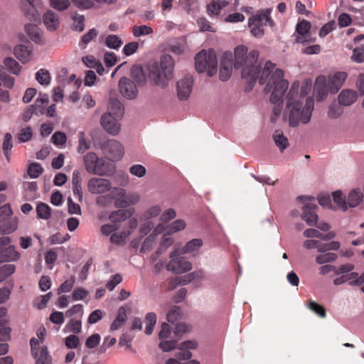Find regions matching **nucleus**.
I'll use <instances>...</instances> for the list:
<instances>
[{
	"instance_id": "20",
	"label": "nucleus",
	"mask_w": 364,
	"mask_h": 364,
	"mask_svg": "<svg viewBox=\"0 0 364 364\" xmlns=\"http://www.w3.org/2000/svg\"><path fill=\"white\" fill-rule=\"evenodd\" d=\"M348 74L343 71L336 72L331 76L326 77L327 83L330 86V92L332 94L338 92L345 82Z\"/></svg>"
},
{
	"instance_id": "2",
	"label": "nucleus",
	"mask_w": 364,
	"mask_h": 364,
	"mask_svg": "<svg viewBox=\"0 0 364 364\" xmlns=\"http://www.w3.org/2000/svg\"><path fill=\"white\" fill-rule=\"evenodd\" d=\"M299 90V82H293L287 92L283 112L284 121L292 128L309 123L314 109V100L312 97L306 98L304 104L302 100L309 91V86H302L300 94Z\"/></svg>"
},
{
	"instance_id": "29",
	"label": "nucleus",
	"mask_w": 364,
	"mask_h": 364,
	"mask_svg": "<svg viewBox=\"0 0 364 364\" xmlns=\"http://www.w3.org/2000/svg\"><path fill=\"white\" fill-rule=\"evenodd\" d=\"M70 18L73 21L71 23L72 30L77 32L83 31L85 26V16L75 11L70 13Z\"/></svg>"
},
{
	"instance_id": "12",
	"label": "nucleus",
	"mask_w": 364,
	"mask_h": 364,
	"mask_svg": "<svg viewBox=\"0 0 364 364\" xmlns=\"http://www.w3.org/2000/svg\"><path fill=\"white\" fill-rule=\"evenodd\" d=\"M122 119L109 113H104L100 118V124L109 134L116 136L120 132Z\"/></svg>"
},
{
	"instance_id": "14",
	"label": "nucleus",
	"mask_w": 364,
	"mask_h": 364,
	"mask_svg": "<svg viewBox=\"0 0 364 364\" xmlns=\"http://www.w3.org/2000/svg\"><path fill=\"white\" fill-rule=\"evenodd\" d=\"M330 92V86L327 83L326 77L320 75L316 77L314 87V95L318 102L324 101Z\"/></svg>"
},
{
	"instance_id": "43",
	"label": "nucleus",
	"mask_w": 364,
	"mask_h": 364,
	"mask_svg": "<svg viewBox=\"0 0 364 364\" xmlns=\"http://www.w3.org/2000/svg\"><path fill=\"white\" fill-rule=\"evenodd\" d=\"M49 6L58 12L67 10L70 6V0H48Z\"/></svg>"
},
{
	"instance_id": "51",
	"label": "nucleus",
	"mask_w": 364,
	"mask_h": 364,
	"mask_svg": "<svg viewBox=\"0 0 364 364\" xmlns=\"http://www.w3.org/2000/svg\"><path fill=\"white\" fill-rule=\"evenodd\" d=\"M105 44L111 49L117 50L121 47L122 41L116 35H109L105 39Z\"/></svg>"
},
{
	"instance_id": "54",
	"label": "nucleus",
	"mask_w": 364,
	"mask_h": 364,
	"mask_svg": "<svg viewBox=\"0 0 364 364\" xmlns=\"http://www.w3.org/2000/svg\"><path fill=\"white\" fill-rule=\"evenodd\" d=\"M75 283V276L70 277V279L65 280L58 289V294L70 292Z\"/></svg>"
},
{
	"instance_id": "64",
	"label": "nucleus",
	"mask_w": 364,
	"mask_h": 364,
	"mask_svg": "<svg viewBox=\"0 0 364 364\" xmlns=\"http://www.w3.org/2000/svg\"><path fill=\"white\" fill-rule=\"evenodd\" d=\"M66 135L62 132H55L51 138L52 142L56 146H63L66 142Z\"/></svg>"
},
{
	"instance_id": "40",
	"label": "nucleus",
	"mask_w": 364,
	"mask_h": 364,
	"mask_svg": "<svg viewBox=\"0 0 364 364\" xmlns=\"http://www.w3.org/2000/svg\"><path fill=\"white\" fill-rule=\"evenodd\" d=\"M48 103V96L46 94L40 93L33 105L35 109V114H42L44 110V106Z\"/></svg>"
},
{
	"instance_id": "7",
	"label": "nucleus",
	"mask_w": 364,
	"mask_h": 364,
	"mask_svg": "<svg viewBox=\"0 0 364 364\" xmlns=\"http://www.w3.org/2000/svg\"><path fill=\"white\" fill-rule=\"evenodd\" d=\"M296 202L301 205L303 211L301 218L310 226L316 225L318 215L316 213V204L314 198L301 196L296 198Z\"/></svg>"
},
{
	"instance_id": "23",
	"label": "nucleus",
	"mask_w": 364,
	"mask_h": 364,
	"mask_svg": "<svg viewBox=\"0 0 364 364\" xmlns=\"http://www.w3.org/2000/svg\"><path fill=\"white\" fill-rule=\"evenodd\" d=\"M356 91L350 89L343 90L338 96V104L341 106H350L358 100Z\"/></svg>"
},
{
	"instance_id": "31",
	"label": "nucleus",
	"mask_w": 364,
	"mask_h": 364,
	"mask_svg": "<svg viewBox=\"0 0 364 364\" xmlns=\"http://www.w3.org/2000/svg\"><path fill=\"white\" fill-rule=\"evenodd\" d=\"M271 13V9H265L258 11L255 15L252 16L259 20L258 21L264 26L266 25H269L270 26H272L273 21L270 16Z\"/></svg>"
},
{
	"instance_id": "46",
	"label": "nucleus",
	"mask_w": 364,
	"mask_h": 364,
	"mask_svg": "<svg viewBox=\"0 0 364 364\" xmlns=\"http://www.w3.org/2000/svg\"><path fill=\"white\" fill-rule=\"evenodd\" d=\"M153 31V28L146 25L134 26L132 28V34L136 38L151 34Z\"/></svg>"
},
{
	"instance_id": "16",
	"label": "nucleus",
	"mask_w": 364,
	"mask_h": 364,
	"mask_svg": "<svg viewBox=\"0 0 364 364\" xmlns=\"http://www.w3.org/2000/svg\"><path fill=\"white\" fill-rule=\"evenodd\" d=\"M24 31L31 41L39 46H43L46 43L43 31L37 25L28 23L24 26Z\"/></svg>"
},
{
	"instance_id": "45",
	"label": "nucleus",
	"mask_w": 364,
	"mask_h": 364,
	"mask_svg": "<svg viewBox=\"0 0 364 364\" xmlns=\"http://www.w3.org/2000/svg\"><path fill=\"white\" fill-rule=\"evenodd\" d=\"M37 218L48 220L51 215L50 208L44 203H40L36 207Z\"/></svg>"
},
{
	"instance_id": "47",
	"label": "nucleus",
	"mask_w": 364,
	"mask_h": 364,
	"mask_svg": "<svg viewBox=\"0 0 364 364\" xmlns=\"http://www.w3.org/2000/svg\"><path fill=\"white\" fill-rule=\"evenodd\" d=\"M145 321L146 324V327L145 329V333L147 335H150L152 333L154 326L156 323V315L155 313H148L145 316Z\"/></svg>"
},
{
	"instance_id": "42",
	"label": "nucleus",
	"mask_w": 364,
	"mask_h": 364,
	"mask_svg": "<svg viewBox=\"0 0 364 364\" xmlns=\"http://www.w3.org/2000/svg\"><path fill=\"white\" fill-rule=\"evenodd\" d=\"M162 208L160 205H153L149 207L142 214L141 218L144 220H151L158 216H161Z\"/></svg>"
},
{
	"instance_id": "19",
	"label": "nucleus",
	"mask_w": 364,
	"mask_h": 364,
	"mask_svg": "<svg viewBox=\"0 0 364 364\" xmlns=\"http://www.w3.org/2000/svg\"><path fill=\"white\" fill-rule=\"evenodd\" d=\"M141 200V196L139 193L132 192L126 194L124 190V195L123 196H116L114 199V205L116 208H126L130 205L137 204Z\"/></svg>"
},
{
	"instance_id": "36",
	"label": "nucleus",
	"mask_w": 364,
	"mask_h": 364,
	"mask_svg": "<svg viewBox=\"0 0 364 364\" xmlns=\"http://www.w3.org/2000/svg\"><path fill=\"white\" fill-rule=\"evenodd\" d=\"M33 357L36 359V364H52V358L46 346L41 347V350L37 351L36 356Z\"/></svg>"
},
{
	"instance_id": "5",
	"label": "nucleus",
	"mask_w": 364,
	"mask_h": 364,
	"mask_svg": "<svg viewBox=\"0 0 364 364\" xmlns=\"http://www.w3.org/2000/svg\"><path fill=\"white\" fill-rule=\"evenodd\" d=\"M196 69L198 73H207L211 77L218 70V60L215 52L213 49L201 50L195 57Z\"/></svg>"
},
{
	"instance_id": "44",
	"label": "nucleus",
	"mask_w": 364,
	"mask_h": 364,
	"mask_svg": "<svg viewBox=\"0 0 364 364\" xmlns=\"http://www.w3.org/2000/svg\"><path fill=\"white\" fill-rule=\"evenodd\" d=\"M186 228V223L182 219H178L170 223L166 227V230L168 233L170 235L183 230Z\"/></svg>"
},
{
	"instance_id": "3",
	"label": "nucleus",
	"mask_w": 364,
	"mask_h": 364,
	"mask_svg": "<svg viewBox=\"0 0 364 364\" xmlns=\"http://www.w3.org/2000/svg\"><path fill=\"white\" fill-rule=\"evenodd\" d=\"M87 188L92 195L97 196L95 203L101 208L112 204L116 196H123L124 189L112 186L110 180L102 177H92L87 182Z\"/></svg>"
},
{
	"instance_id": "10",
	"label": "nucleus",
	"mask_w": 364,
	"mask_h": 364,
	"mask_svg": "<svg viewBox=\"0 0 364 364\" xmlns=\"http://www.w3.org/2000/svg\"><path fill=\"white\" fill-rule=\"evenodd\" d=\"M21 258V252L12 244L11 237H0V262L18 261Z\"/></svg>"
},
{
	"instance_id": "37",
	"label": "nucleus",
	"mask_w": 364,
	"mask_h": 364,
	"mask_svg": "<svg viewBox=\"0 0 364 364\" xmlns=\"http://www.w3.org/2000/svg\"><path fill=\"white\" fill-rule=\"evenodd\" d=\"M4 64L7 70L15 75H18L22 70L21 65L15 59L11 57L5 58Z\"/></svg>"
},
{
	"instance_id": "11",
	"label": "nucleus",
	"mask_w": 364,
	"mask_h": 364,
	"mask_svg": "<svg viewBox=\"0 0 364 364\" xmlns=\"http://www.w3.org/2000/svg\"><path fill=\"white\" fill-rule=\"evenodd\" d=\"M103 154L111 161H118L124 155L122 144L114 139L107 140L102 145Z\"/></svg>"
},
{
	"instance_id": "15",
	"label": "nucleus",
	"mask_w": 364,
	"mask_h": 364,
	"mask_svg": "<svg viewBox=\"0 0 364 364\" xmlns=\"http://www.w3.org/2000/svg\"><path fill=\"white\" fill-rule=\"evenodd\" d=\"M119 90L122 95L129 100L134 99L138 94L136 85L127 77L120 79Z\"/></svg>"
},
{
	"instance_id": "1",
	"label": "nucleus",
	"mask_w": 364,
	"mask_h": 364,
	"mask_svg": "<svg viewBox=\"0 0 364 364\" xmlns=\"http://www.w3.org/2000/svg\"><path fill=\"white\" fill-rule=\"evenodd\" d=\"M247 50L245 46H239L235 50V69L242 68V77L247 78L250 82L259 78L261 85L266 84L264 91L271 92L269 101L274 105L271 114V122H277L283 109V96L287 91L289 82L283 78V71L275 68V64L267 61L261 70L257 64V51L253 50L247 55Z\"/></svg>"
},
{
	"instance_id": "59",
	"label": "nucleus",
	"mask_w": 364,
	"mask_h": 364,
	"mask_svg": "<svg viewBox=\"0 0 364 364\" xmlns=\"http://www.w3.org/2000/svg\"><path fill=\"white\" fill-rule=\"evenodd\" d=\"M130 235V231H122L119 233L114 232L110 236V242L114 244L122 242Z\"/></svg>"
},
{
	"instance_id": "21",
	"label": "nucleus",
	"mask_w": 364,
	"mask_h": 364,
	"mask_svg": "<svg viewBox=\"0 0 364 364\" xmlns=\"http://www.w3.org/2000/svg\"><path fill=\"white\" fill-rule=\"evenodd\" d=\"M203 245V241L200 238H194L188 241L181 250V253L188 255L192 257H198L200 253V249Z\"/></svg>"
},
{
	"instance_id": "48",
	"label": "nucleus",
	"mask_w": 364,
	"mask_h": 364,
	"mask_svg": "<svg viewBox=\"0 0 364 364\" xmlns=\"http://www.w3.org/2000/svg\"><path fill=\"white\" fill-rule=\"evenodd\" d=\"M36 80L42 85H48L50 83L49 72L45 69H40L36 73Z\"/></svg>"
},
{
	"instance_id": "18",
	"label": "nucleus",
	"mask_w": 364,
	"mask_h": 364,
	"mask_svg": "<svg viewBox=\"0 0 364 364\" xmlns=\"http://www.w3.org/2000/svg\"><path fill=\"white\" fill-rule=\"evenodd\" d=\"M41 18H42L43 25L48 31H55L60 27V16L52 9H48Z\"/></svg>"
},
{
	"instance_id": "53",
	"label": "nucleus",
	"mask_w": 364,
	"mask_h": 364,
	"mask_svg": "<svg viewBox=\"0 0 364 364\" xmlns=\"http://www.w3.org/2000/svg\"><path fill=\"white\" fill-rule=\"evenodd\" d=\"M343 112L342 107L336 103H332L328 107L327 115L330 119H338Z\"/></svg>"
},
{
	"instance_id": "9",
	"label": "nucleus",
	"mask_w": 364,
	"mask_h": 364,
	"mask_svg": "<svg viewBox=\"0 0 364 364\" xmlns=\"http://www.w3.org/2000/svg\"><path fill=\"white\" fill-rule=\"evenodd\" d=\"M192 267V263L186 257L181 256L176 250L170 252L169 262L166 264L167 271L179 274L189 272Z\"/></svg>"
},
{
	"instance_id": "28",
	"label": "nucleus",
	"mask_w": 364,
	"mask_h": 364,
	"mask_svg": "<svg viewBox=\"0 0 364 364\" xmlns=\"http://www.w3.org/2000/svg\"><path fill=\"white\" fill-rule=\"evenodd\" d=\"M134 213V210L119 209L112 211L109 215V219L113 224H117L124 221Z\"/></svg>"
},
{
	"instance_id": "34",
	"label": "nucleus",
	"mask_w": 364,
	"mask_h": 364,
	"mask_svg": "<svg viewBox=\"0 0 364 364\" xmlns=\"http://www.w3.org/2000/svg\"><path fill=\"white\" fill-rule=\"evenodd\" d=\"M228 5V2L225 0H212L208 6V12L210 15H218L220 11Z\"/></svg>"
},
{
	"instance_id": "30",
	"label": "nucleus",
	"mask_w": 364,
	"mask_h": 364,
	"mask_svg": "<svg viewBox=\"0 0 364 364\" xmlns=\"http://www.w3.org/2000/svg\"><path fill=\"white\" fill-rule=\"evenodd\" d=\"M272 138L276 146L279 148L281 152H283L284 149L289 146L288 139L284 136L282 130L277 129L274 131Z\"/></svg>"
},
{
	"instance_id": "17",
	"label": "nucleus",
	"mask_w": 364,
	"mask_h": 364,
	"mask_svg": "<svg viewBox=\"0 0 364 364\" xmlns=\"http://www.w3.org/2000/svg\"><path fill=\"white\" fill-rule=\"evenodd\" d=\"M233 66V56L231 53H225L220 61V79L222 81L228 80L232 74Z\"/></svg>"
},
{
	"instance_id": "35",
	"label": "nucleus",
	"mask_w": 364,
	"mask_h": 364,
	"mask_svg": "<svg viewBox=\"0 0 364 364\" xmlns=\"http://www.w3.org/2000/svg\"><path fill=\"white\" fill-rule=\"evenodd\" d=\"M169 50L176 55H181L188 50V46L186 39L180 38L169 45Z\"/></svg>"
},
{
	"instance_id": "22",
	"label": "nucleus",
	"mask_w": 364,
	"mask_h": 364,
	"mask_svg": "<svg viewBox=\"0 0 364 364\" xmlns=\"http://www.w3.org/2000/svg\"><path fill=\"white\" fill-rule=\"evenodd\" d=\"M14 54L23 64L28 63L33 57L32 48L23 44H18L14 46Z\"/></svg>"
},
{
	"instance_id": "57",
	"label": "nucleus",
	"mask_w": 364,
	"mask_h": 364,
	"mask_svg": "<svg viewBox=\"0 0 364 364\" xmlns=\"http://www.w3.org/2000/svg\"><path fill=\"white\" fill-rule=\"evenodd\" d=\"M182 317L181 309L178 306H173L167 314V320L168 322L174 323Z\"/></svg>"
},
{
	"instance_id": "62",
	"label": "nucleus",
	"mask_w": 364,
	"mask_h": 364,
	"mask_svg": "<svg viewBox=\"0 0 364 364\" xmlns=\"http://www.w3.org/2000/svg\"><path fill=\"white\" fill-rule=\"evenodd\" d=\"M66 328L68 331L73 332V333H78L82 329L81 321L71 319L69 323L66 325Z\"/></svg>"
},
{
	"instance_id": "33",
	"label": "nucleus",
	"mask_w": 364,
	"mask_h": 364,
	"mask_svg": "<svg viewBox=\"0 0 364 364\" xmlns=\"http://www.w3.org/2000/svg\"><path fill=\"white\" fill-rule=\"evenodd\" d=\"M256 18L252 16L249 18L248 25L250 28L251 33L255 37H261L264 34V26L262 25Z\"/></svg>"
},
{
	"instance_id": "39",
	"label": "nucleus",
	"mask_w": 364,
	"mask_h": 364,
	"mask_svg": "<svg viewBox=\"0 0 364 364\" xmlns=\"http://www.w3.org/2000/svg\"><path fill=\"white\" fill-rule=\"evenodd\" d=\"M311 26L310 22L306 20H303L299 22L296 25V32L301 36L296 38V41L299 43H304V36L309 33Z\"/></svg>"
},
{
	"instance_id": "56",
	"label": "nucleus",
	"mask_w": 364,
	"mask_h": 364,
	"mask_svg": "<svg viewBox=\"0 0 364 364\" xmlns=\"http://www.w3.org/2000/svg\"><path fill=\"white\" fill-rule=\"evenodd\" d=\"M27 172L31 178H36L42 173L43 168L38 163H32L28 166Z\"/></svg>"
},
{
	"instance_id": "63",
	"label": "nucleus",
	"mask_w": 364,
	"mask_h": 364,
	"mask_svg": "<svg viewBox=\"0 0 364 364\" xmlns=\"http://www.w3.org/2000/svg\"><path fill=\"white\" fill-rule=\"evenodd\" d=\"M117 342L115 338H111L109 336H107L104 338L102 344L98 349V353L102 354L105 353L108 348L114 345Z\"/></svg>"
},
{
	"instance_id": "24",
	"label": "nucleus",
	"mask_w": 364,
	"mask_h": 364,
	"mask_svg": "<svg viewBox=\"0 0 364 364\" xmlns=\"http://www.w3.org/2000/svg\"><path fill=\"white\" fill-rule=\"evenodd\" d=\"M164 230V226L161 224L158 225L153 230L152 233L149 235L144 241L140 251L146 253L151 251L154 245L156 244V237Z\"/></svg>"
},
{
	"instance_id": "26",
	"label": "nucleus",
	"mask_w": 364,
	"mask_h": 364,
	"mask_svg": "<svg viewBox=\"0 0 364 364\" xmlns=\"http://www.w3.org/2000/svg\"><path fill=\"white\" fill-rule=\"evenodd\" d=\"M347 205L348 208H355L358 206L363 200V193L359 188H354L350 191L346 197Z\"/></svg>"
},
{
	"instance_id": "60",
	"label": "nucleus",
	"mask_w": 364,
	"mask_h": 364,
	"mask_svg": "<svg viewBox=\"0 0 364 364\" xmlns=\"http://www.w3.org/2000/svg\"><path fill=\"white\" fill-rule=\"evenodd\" d=\"M90 148V142L87 141L82 132L80 133L77 146L78 153H84Z\"/></svg>"
},
{
	"instance_id": "38",
	"label": "nucleus",
	"mask_w": 364,
	"mask_h": 364,
	"mask_svg": "<svg viewBox=\"0 0 364 364\" xmlns=\"http://www.w3.org/2000/svg\"><path fill=\"white\" fill-rule=\"evenodd\" d=\"M127 320V312L124 307H120L118 309L117 316L114 321L111 324L110 329L112 331H117L120 328Z\"/></svg>"
},
{
	"instance_id": "32",
	"label": "nucleus",
	"mask_w": 364,
	"mask_h": 364,
	"mask_svg": "<svg viewBox=\"0 0 364 364\" xmlns=\"http://www.w3.org/2000/svg\"><path fill=\"white\" fill-rule=\"evenodd\" d=\"M333 202L336 204L338 209L346 211L348 210L346 196L340 190L332 193Z\"/></svg>"
},
{
	"instance_id": "52",
	"label": "nucleus",
	"mask_w": 364,
	"mask_h": 364,
	"mask_svg": "<svg viewBox=\"0 0 364 364\" xmlns=\"http://www.w3.org/2000/svg\"><path fill=\"white\" fill-rule=\"evenodd\" d=\"M8 321H0V341H6L10 340L11 328L8 326Z\"/></svg>"
},
{
	"instance_id": "25",
	"label": "nucleus",
	"mask_w": 364,
	"mask_h": 364,
	"mask_svg": "<svg viewBox=\"0 0 364 364\" xmlns=\"http://www.w3.org/2000/svg\"><path fill=\"white\" fill-rule=\"evenodd\" d=\"M173 242H174V240L173 237H171V236H169L167 234H164L162 236L161 240L160 242V244H159V246L157 250L156 251V252L154 254H153L151 256L150 259L152 262L156 261L158 256L159 255H161L164 252H165L166 250L173 244Z\"/></svg>"
},
{
	"instance_id": "55",
	"label": "nucleus",
	"mask_w": 364,
	"mask_h": 364,
	"mask_svg": "<svg viewBox=\"0 0 364 364\" xmlns=\"http://www.w3.org/2000/svg\"><path fill=\"white\" fill-rule=\"evenodd\" d=\"M129 171L131 175L138 178H142L146 173V168L143 165L138 164L131 166L129 168Z\"/></svg>"
},
{
	"instance_id": "4",
	"label": "nucleus",
	"mask_w": 364,
	"mask_h": 364,
	"mask_svg": "<svg viewBox=\"0 0 364 364\" xmlns=\"http://www.w3.org/2000/svg\"><path fill=\"white\" fill-rule=\"evenodd\" d=\"M174 61L169 55H164L160 60V64L151 65L149 70V77L156 85L166 87L168 81L173 77Z\"/></svg>"
},
{
	"instance_id": "58",
	"label": "nucleus",
	"mask_w": 364,
	"mask_h": 364,
	"mask_svg": "<svg viewBox=\"0 0 364 364\" xmlns=\"http://www.w3.org/2000/svg\"><path fill=\"white\" fill-rule=\"evenodd\" d=\"M351 59L353 61L357 63H361L364 62V44L358 48H355L353 50Z\"/></svg>"
},
{
	"instance_id": "50",
	"label": "nucleus",
	"mask_w": 364,
	"mask_h": 364,
	"mask_svg": "<svg viewBox=\"0 0 364 364\" xmlns=\"http://www.w3.org/2000/svg\"><path fill=\"white\" fill-rule=\"evenodd\" d=\"M16 266L12 264H6L0 266V282L5 280L9 276L15 272Z\"/></svg>"
},
{
	"instance_id": "49",
	"label": "nucleus",
	"mask_w": 364,
	"mask_h": 364,
	"mask_svg": "<svg viewBox=\"0 0 364 364\" xmlns=\"http://www.w3.org/2000/svg\"><path fill=\"white\" fill-rule=\"evenodd\" d=\"M337 258V255L333 252H322L316 257V262L319 264H323L335 261Z\"/></svg>"
},
{
	"instance_id": "8",
	"label": "nucleus",
	"mask_w": 364,
	"mask_h": 364,
	"mask_svg": "<svg viewBox=\"0 0 364 364\" xmlns=\"http://www.w3.org/2000/svg\"><path fill=\"white\" fill-rule=\"evenodd\" d=\"M20 9L23 15L31 21H39L45 9L44 0H22Z\"/></svg>"
},
{
	"instance_id": "61",
	"label": "nucleus",
	"mask_w": 364,
	"mask_h": 364,
	"mask_svg": "<svg viewBox=\"0 0 364 364\" xmlns=\"http://www.w3.org/2000/svg\"><path fill=\"white\" fill-rule=\"evenodd\" d=\"M309 309L314 311L315 314L318 315L321 318H324L326 316V311L323 306L319 305L318 304L310 301L307 304Z\"/></svg>"
},
{
	"instance_id": "6",
	"label": "nucleus",
	"mask_w": 364,
	"mask_h": 364,
	"mask_svg": "<svg viewBox=\"0 0 364 364\" xmlns=\"http://www.w3.org/2000/svg\"><path fill=\"white\" fill-rule=\"evenodd\" d=\"M83 164L86 171L92 175L103 176L107 174L105 168L106 161L103 158L99 157L93 151H88L82 157Z\"/></svg>"
},
{
	"instance_id": "13",
	"label": "nucleus",
	"mask_w": 364,
	"mask_h": 364,
	"mask_svg": "<svg viewBox=\"0 0 364 364\" xmlns=\"http://www.w3.org/2000/svg\"><path fill=\"white\" fill-rule=\"evenodd\" d=\"M193 80L191 76L187 75L181 78L176 84V94L180 100H187L193 90Z\"/></svg>"
},
{
	"instance_id": "27",
	"label": "nucleus",
	"mask_w": 364,
	"mask_h": 364,
	"mask_svg": "<svg viewBox=\"0 0 364 364\" xmlns=\"http://www.w3.org/2000/svg\"><path fill=\"white\" fill-rule=\"evenodd\" d=\"M105 113H109L112 116L122 118L124 115V108L122 103L117 99L110 98Z\"/></svg>"
},
{
	"instance_id": "41",
	"label": "nucleus",
	"mask_w": 364,
	"mask_h": 364,
	"mask_svg": "<svg viewBox=\"0 0 364 364\" xmlns=\"http://www.w3.org/2000/svg\"><path fill=\"white\" fill-rule=\"evenodd\" d=\"M18 220L17 218L10 219L6 223L0 225V234L9 235L18 228Z\"/></svg>"
}]
</instances>
